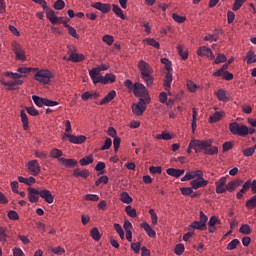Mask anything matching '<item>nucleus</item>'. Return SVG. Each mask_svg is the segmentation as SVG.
Wrapping results in <instances>:
<instances>
[{
	"instance_id": "4be33fe9",
	"label": "nucleus",
	"mask_w": 256,
	"mask_h": 256,
	"mask_svg": "<svg viewBox=\"0 0 256 256\" xmlns=\"http://www.w3.org/2000/svg\"><path fill=\"white\" fill-rule=\"evenodd\" d=\"M141 227L147 233L148 237H151L152 239L156 237L157 233L155 232V230H153V228H151V225H149V223L143 222L141 224Z\"/></svg>"
},
{
	"instance_id": "4468645a",
	"label": "nucleus",
	"mask_w": 256,
	"mask_h": 256,
	"mask_svg": "<svg viewBox=\"0 0 256 256\" xmlns=\"http://www.w3.org/2000/svg\"><path fill=\"white\" fill-rule=\"evenodd\" d=\"M133 93L136 97H143L147 93V88H145V85L137 82L133 85Z\"/></svg>"
},
{
	"instance_id": "393cba45",
	"label": "nucleus",
	"mask_w": 256,
	"mask_h": 256,
	"mask_svg": "<svg viewBox=\"0 0 256 256\" xmlns=\"http://www.w3.org/2000/svg\"><path fill=\"white\" fill-rule=\"evenodd\" d=\"M99 97V93L97 92H84L82 95H81V99L83 101H89V99H98Z\"/></svg>"
},
{
	"instance_id": "e433bc0d",
	"label": "nucleus",
	"mask_w": 256,
	"mask_h": 256,
	"mask_svg": "<svg viewBox=\"0 0 256 256\" xmlns=\"http://www.w3.org/2000/svg\"><path fill=\"white\" fill-rule=\"evenodd\" d=\"M79 163L82 167L91 165V163H93V155H89V156H86V157L80 159Z\"/></svg>"
},
{
	"instance_id": "8fccbe9b",
	"label": "nucleus",
	"mask_w": 256,
	"mask_h": 256,
	"mask_svg": "<svg viewBox=\"0 0 256 256\" xmlns=\"http://www.w3.org/2000/svg\"><path fill=\"white\" fill-rule=\"evenodd\" d=\"M219 153V148L217 146L211 147V148H206L204 151V155H217Z\"/></svg>"
},
{
	"instance_id": "13d9d810",
	"label": "nucleus",
	"mask_w": 256,
	"mask_h": 256,
	"mask_svg": "<svg viewBox=\"0 0 256 256\" xmlns=\"http://www.w3.org/2000/svg\"><path fill=\"white\" fill-rule=\"evenodd\" d=\"M156 139H163L164 141H170V139H173V136L167 132H163L162 134H157Z\"/></svg>"
},
{
	"instance_id": "c85d7f7f",
	"label": "nucleus",
	"mask_w": 256,
	"mask_h": 256,
	"mask_svg": "<svg viewBox=\"0 0 256 256\" xmlns=\"http://www.w3.org/2000/svg\"><path fill=\"white\" fill-rule=\"evenodd\" d=\"M21 121L23 124V129L27 131L29 129V118H27V113L24 110L20 112Z\"/></svg>"
},
{
	"instance_id": "423d86ee",
	"label": "nucleus",
	"mask_w": 256,
	"mask_h": 256,
	"mask_svg": "<svg viewBox=\"0 0 256 256\" xmlns=\"http://www.w3.org/2000/svg\"><path fill=\"white\" fill-rule=\"evenodd\" d=\"M145 109H147V104L143 98H140L137 104L132 105V112L134 115H137V117H141V115L145 113Z\"/></svg>"
},
{
	"instance_id": "4d7b16f0",
	"label": "nucleus",
	"mask_w": 256,
	"mask_h": 256,
	"mask_svg": "<svg viewBox=\"0 0 256 256\" xmlns=\"http://www.w3.org/2000/svg\"><path fill=\"white\" fill-rule=\"evenodd\" d=\"M185 252V245L183 244H177L174 248V253L176 255H183V253Z\"/></svg>"
},
{
	"instance_id": "6e6d98bb",
	"label": "nucleus",
	"mask_w": 256,
	"mask_h": 256,
	"mask_svg": "<svg viewBox=\"0 0 256 256\" xmlns=\"http://www.w3.org/2000/svg\"><path fill=\"white\" fill-rule=\"evenodd\" d=\"M209 227H215L216 225H221V220L217 216H212L208 222Z\"/></svg>"
},
{
	"instance_id": "dca6fc26",
	"label": "nucleus",
	"mask_w": 256,
	"mask_h": 256,
	"mask_svg": "<svg viewBox=\"0 0 256 256\" xmlns=\"http://www.w3.org/2000/svg\"><path fill=\"white\" fill-rule=\"evenodd\" d=\"M39 195H40L41 199H44V201H46V203L51 204L54 201L53 194H51V191H49L47 189H40Z\"/></svg>"
},
{
	"instance_id": "72a5a7b5",
	"label": "nucleus",
	"mask_w": 256,
	"mask_h": 256,
	"mask_svg": "<svg viewBox=\"0 0 256 256\" xmlns=\"http://www.w3.org/2000/svg\"><path fill=\"white\" fill-rule=\"evenodd\" d=\"M120 200L122 203H126L127 205H130V203H133V198L129 196V193L127 192H122L120 195Z\"/></svg>"
},
{
	"instance_id": "f257e3e1",
	"label": "nucleus",
	"mask_w": 256,
	"mask_h": 256,
	"mask_svg": "<svg viewBox=\"0 0 256 256\" xmlns=\"http://www.w3.org/2000/svg\"><path fill=\"white\" fill-rule=\"evenodd\" d=\"M138 69L140 71L141 79L146 83L147 87H151L153 85V68L149 63L145 62V60H140L138 62Z\"/></svg>"
},
{
	"instance_id": "f704fd0d",
	"label": "nucleus",
	"mask_w": 256,
	"mask_h": 256,
	"mask_svg": "<svg viewBox=\"0 0 256 256\" xmlns=\"http://www.w3.org/2000/svg\"><path fill=\"white\" fill-rule=\"evenodd\" d=\"M144 43H147V45H150V47H154L155 49H159L161 47V44L157 42V40L153 38H146L143 40Z\"/></svg>"
},
{
	"instance_id": "774afa93",
	"label": "nucleus",
	"mask_w": 256,
	"mask_h": 256,
	"mask_svg": "<svg viewBox=\"0 0 256 256\" xmlns=\"http://www.w3.org/2000/svg\"><path fill=\"white\" fill-rule=\"evenodd\" d=\"M149 213H150V215H151L152 225H157V221H158L157 213H155V210H154V209H150V210H149Z\"/></svg>"
},
{
	"instance_id": "49530a36",
	"label": "nucleus",
	"mask_w": 256,
	"mask_h": 256,
	"mask_svg": "<svg viewBox=\"0 0 256 256\" xmlns=\"http://www.w3.org/2000/svg\"><path fill=\"white\" fill-rule=\"evenodd\" d=\"M46 17L47 19H49L50 23H55V11H53V9H47L46 10Z\"/></svg>"
},
{
	"instance_id": "b1692460",
	"label": "nucleus",
	"mask_w": 256,
	"mask_h": 256,
	"mask_svg": "<svg viewBox=\"0 0 256 256\" xmlns=\"http://www.w3.org/2000/svg\"><path fill=\"white\" fill-rule=\"evenodd\" d=\"M218 101H223L224 103H227V101H229V96H227V91L223 90V89H219L216 93H215Z\"/></svg>"
},
{
	"instance_id": "052dcab7",
	"label": "nucleus",
	"mask_w": 256,
	"mask_h": 256,
	"mask_svg": "<svg viewBox=\"0 0 256 256\" xmlns=\"http://www.w3.org/2000/svg\"><path fill=\"white\" fill-rule=\"evenodd\" d=\"M180 191L182 195H185L186 197H189V195H193V187H183L180 188Z\"/></svg>"
},
{
	"instance_id": "58836bf2",
	"label": "nucleus",
	"mask_w": 256,
	"mask_h": 256,
	"mask_svg": "<svg viewBox=\"0 0 256 256\" xmlns=\"http://www.w3.org/2000/svg\"><path fill=\"white\" fill-rule=\"evenodd\" d=\"M229 69V64H223V66L218 69L216 72L213 73L214 77H221V75H223V73H227V70Z\"/></svg>"
},
{
	"instance_id": "3c124183",
	"label": "nucleus",
	"mask_w": 256,
	"mask_h": 256,
	"mask_svg": "<svg viewBox=\"0 0 256 256\" xmlns=\"http://www.w3.org/2000/svg\"><path fill=\"white\" fill-rule=\"evenodd\" d=\"M113 145V140L111 138H107L104 142V145L100 148V151H107L108 149H111V146Z\"/></svg>"
},
{
	"instance_id": "a19ab883",
	"label": "nucleus",
	"mask_w": 256,
	"mask_h": 256,
	"mask_svg": "<svg viewBox=\"0 0 256 256\" xmlns=\"http://www.w3.org/2000/svg\"><path fill=\"white\" fill-rule=\"evenodd\" d=\"M177 51L180 55V57H182L183 61L187 60L189 57V52H187V50H183V46L178 45L177 46Z\"/></svg>"
},
{
	"instance_id": "c756f323",
	"label": "nucleus",
	"mask_w": 256,
	"mask_h": 256,
	"mask_svg": "<svg viewBox=\"0 0 256 256\" xmlns=\"http://www.w3.org/2000/svg\"><path fill=\"white\" fill-rule=\"evenodd\" d=\"M225 115V112H215L212 116L209 117V123H217L221 121V118Z\"/></svg>"
},
{
	"instance_id": "a878e982",
	"label": "nucleus",
	"mask_w": 256,
	"mask_h": 256,
	"mask_svg": "<svg viewBox=\"0 0 256 256\" xmlns=\"http://www.w3.org/2000/svg\"><path fill=\"white\" fill-rule=\"evenodd\" d=\"M173 82V74H171L170 71H168V73H166V77L164 80V89L165 91H169V89H171V83Z\"/></svg>"
},
{
	"instance_id": "c9c22d12",
	"label": "nucleus",
	"mask_w": 256,
	"mask_h": 256,
	"mask_svg": "<svg viewBox=\"0 0 256 256\" xmlns=\"http://www.w3.org/2000/svg\"><path fill=\"white\" fill-rule=\"evenodd\" d=\"M46 99L47 98H42L37 95L32 96V100L34 101L35 105H37V107H43V105H45Z\"/></svg>"
},
{
	"instance_id": "bb28decb",
	"label": "nucleus",
	"mask_w": 256,
	"mask_h": 256,
	"mask_svg": "<svg viewBox=\"0 0 256 256\" xmlns=\"http://www.w3.org/2000/svg\"><path fill=\"white\" fill-rule=\"evenodd\" d=\"M246 61H247V65H251L253 63H256V54L255 51L253 50H249L246 53Z\"/></svg>"
},
{
	"instance_id": "a18cd8bd",
	"label": "nucleus",
	"mask_w": 256,
	"mask_h": 256,
	"mask_svg": "<svg viewBox=\"0 0 256 256\" xmlns=\"http://www.w3.org/2000/svg\"><path fill=\"white\" fill-rule=\"evenodd\" d=\"M160 61L163 65H165L166 71H173V64L171 63V61L169 59L162 58Z\"/></svg>"
},
{
	"instance_id": "cd10ccee",
	"label": "nucleus",
	"mask_w": 256,
	"mask_h": 256,
	"mask_svg": "<svg viewBox=\"0 0 256 256\" xmlns=\"http://www.w3.org/2000/svg\"><path fill=\"white\" fill-rule=\"evenodd\" d=\"M209 53H211V48L206 47V46H201L198 50H197V55L199 57H209Z\"/></svg>"
},
{
	"instance_id": "5fc2aeb1",
	"label": "nucleus",
	"mask_w": 256,
	"mask_h": 256,
	"mask_svg": "<svg viewBox=\"0 0 256 256\" xmlns=\"http://www.w3.org/2000/svg\"><path fill=\"white\" fill-rule=\"evenodd\" d=\"M125 211L129 217H132V219L137 217V210L131 206H126Z\"/></svg>"
},
{
	"instance_id": "9d476101",
	"label": "nucleus",
	"mask_w": 256,
	"mask_h": 256,
	"mask_svg": "<svg viewBox=\"0 0 256 256\" xmlns=\"http://www.w3.org/2000/svg\"><path fill=\"white\" fill-rule=\"evenodd\" d=\"M89 75L94 85H97V83H103V76L100 74L99 68H93L92 70H90Z\"/></svg>"
},
{
	"instance_id": "bf43d9fd",
	"label": "nucleus",
	"mask_w": 256,
	"mask_h": 256,
	"mask_svg": "<svg viewBox=\"0 0 256 256\" xmlns=\"http://www.w3.org/2000/svg\"><path fill=\"white\" fill-rule=\"evenodd\" d=\"M84 199L85 201H93L97 203V201H99V196L97 194H86Z\"/></svg>"
},
{
	"instance_id": "e2e57ef3",
	"label": "nucleus",
	"mask_w": 256,
	"mask_h": 256,
	"mask_svg": "<svg viewBox=\"0 0 256 256\" xmlns=\"http://www.w3.org/2000/svg\"><path fill=\"white\" fill-rule=\"evenodd\" d=\"M54 9H56V11H61L62 9H65V1L57 0L54 3Z\"/></svg>"
},
{
	"instance_id": "1a4fd4ad",
	"label": "nucleus",
	"mask_w": 256,
	"mask_h": 256,
	"mask_svg": "<svg viewBox=\"0 0 256 256\" xmlns=\"http://www.w3.org/2000/svg\"><path fill=\"white\" fill-rule=\"evenodd\" d=\"M203 178V171L196 170L187 172L182 178L181 181H191V179H201Z\"/></svg>"
},
{
	"instance_id": "473e14b6",
	"label": "nucleus",
	"mask_w": 256,
	"mask_h": 256,
	"mask_svg": "<svg viewBox=\"0 0 256 256\" xmlns=\"http://www.w3.org/2000/svg\"><path fill=\"white\" fill-rule=\"evenodd\" d=\"M90 175L89 170H74V177H83V179H87Z\"/></svg>"
},
{
	"instance_id": "5701e85b",
	"label": "nucleus",
	"mask_w": 256,
	"mask_h": 256,
	"mask_svg": "<svg viewBox=\"0 0 256 256\" xmlns=\"http://www.w3.org/2000/svg\"><path fill=\"white\" fill-rule=\"evenodd\" d=\"M117 95V92L115 90L110 91L100 102V105H107V103H110V101H113L115 99V96Z\"/></svg>"
},
{
	"instance_id": "0eeeda50",
	"label": "nucleus",
	"mask_w": 256,
	"mask_h": 256,
	"mask_svg": "<svg viewBox=\"0 0 256 256\" xmlns=\"http://www.w3.org/2000/svg\"><path fill=\"white\" fill-rule=\"evenodd\" d=\"M69 139L70 143H74V145H81V143H85V141L87 140V138L83 135L80 136H75L73 134H67L65 133L63 136V139Z\"/></svg>"
},
{
	"instance_id": "412c9836",
	"label": "nucleus",
	"mask_w": 256,
	"mask_h": 256,
	"mask_svg": "<svg viewBox=\"0 0 256 256\" xmlns=\"http://www.w3.org/2000/svg\"><path fill=\"white\" fill-rule=\"evenodd\" d=\"M84 60H85V56L77 52L70 53V56L67 59V61H72V63H79Z\"/></svg>"
},
{
	"instance_id": "de8ad7c7",
	"label": "nucleus",
	"mask_w": 256,
	"mask_h": 256,
	"mask_svg": "<svg viewBox=\"0 0 256 256\" xmlns=\"http://www.w3.org/2000/svg\"><path fill=\"white\" fill-rule=\"evenodd\" d=\"M241 243L239 239H233L228 245H227V250L228 251H233L237 249V246Z\"/></svg>"
},
{
	"instance_id": "338daca9",
	"label": "nucleus",
	"mask_w": 256,
	"mask_h": 256,
	"mask_svg": "<svg viewBox=\"0 0 256 256\" xmlns=\"http://www.w3.org/2000/svg\"><path fill=\"white\" fill-rule=\"evenodd\" d=\"M172 19L176 21V23H185L187 21V18L185 16H180L178 14H172Z\"/></svg>"
},
{
	"instance_id": "aec40b11",
	"label": "nucleus",
	"mask_w": 256,
	"mask_h": 256,
	"mask_svg": "<svg viewBox=\"0 0 256 256\" xmlns=\"http://www.w3.org/2000/svg\"><path fill=\"white\" fill-rule=\"evenodd\" d=\"M167 175L171 177L179 178L181 175H185V169H175V168H168L166 170Z\"/></svg>"
},
{
	"instance_id": "2f4dec72",
	"label": "nucleus",
	"mask_w": 256,
	"mask_h": 256,
	"mask_svg": "<svg viewBox=\"0 0 256 256\" xmlns=\"http://www.w3.org/2000/svg\"><path fill=\"white\" fill-rule=\"evenodd\" d=\"M112 7H113L112 8L113 13H115V15H117V17H120V19L125 21L126 16H125V14H123V10L115 4H113Z\"/></svg>"
},
{
	"instance_id": "ea45409f",
	"label": "nucleus",
	"mask_w": 256,
	"mask_h": 256,
	"mask_svg": "<svg viewBox=\"0 0 256 256\" xmlns=\"http://www.w3.org/2000/svg\"><path fill=\"white\" fill-rule=\"evenodd\" d=\"M90 236L92 237V239H94V241H99L101 239V233L96 227L91 229Z\"/></svg>"
},
{
	"instance_id": "6ab92c4d",
	"label": "nucleus",
	"mask_w": 256,
	"mask_h": 256,
	"mask_svg": "<svg viewBox=\"0 0 256 256\" xmlns=\"http://www.w3.org/2000/svg\"><path fill=\"white\" fill-rule=\"evenodd\" d=\"M58 162L64 167H69L73 169V167H77V161L75 159H67V158H59Z\"/></svg>"
},
{
	"instance_id": "4c0bfd02",
	"label": "nucleus",
	"mask_w": 256,
	"mask_h": 256,
	"mask_svg": "<svg viewBox=\"0 0 256 256\" xmlns=\"http://www.w3.org/2000/svg\"><path fill=\"white\" fill-rule=\"evenodd\" d=\"M50 157H52V159H61V157H63V151L54 148L50 151Z\"/></svg>"
},
{
	"instance_id": "37998d69",
	"label": "nucleus",
	"mask_w": 256,
	"mask_h": 256,
	"mask_svg": "<svg viewBox=\"0 0 256 256\" xmlns=\"http://www.w3.org/2000/svg\"><path fill=\"white\" fill-rule=\"evenodd\" d=\"M256 207V195L252 196L248 201H246L247 209H255Z\"/></svg>"
},
{
	"instance_id": "864d4df0",
	"label": "nucleus",
	"mask_w": 256,
	"mask_h": 256,
	"mask_svg": "<svg viewBox=\"0 0 256 256\" xmlns=\"http://www.w3.org/2000/svg\"><path fill=\"white\" fill-rule=\"evenodd\" d=\"M5 77H10V79H23L25 75L19 74V72L18 73L6 72Z\"/></svg>"
},
{
	"instance_id": "7ed1b4c3",
	"label": "nucleus",
	"mask_w": 256,
	"mask_h": 256,
	"mask_svg": "<svg viewBox=\"0 0 256 256\" xmlns=\"http://www.w3.org/2000/svg\"><path fill=\"white\" fill-rule=\"evenodd\" d=\"M35 81L42 83V85H49L53 79V73L47 69H42L34 75Z\"/></svg>"
},
{
	"instance_id": "69168bd1",
	"label": "nucleus",
	"mask_w": 256,
	"mask_h": 256,
	"mask_svg": "<svg viewBox=\"0 0 256 256\" xmlns=\"http://www.w3.org/2000/svg\"><path fill=\"white\" fill-rule=\"evenodd\" d=\"M227 61V56L223 54H218L214 60L215 65H219V63H225Z\"/></svg>"
},
{
	"instance_id": "2eb2a0df",
	"label": "nucleus",
	"mask_w": 256,
	"mask_h": 256,
	"mask_svg": "<svg viewBox=\"0 0 256 256\" xmlns=\"http://www.w3.org/2000/svg\"><path fill=\"white\" fill-rule=\"evenodd\" d=\"M39 190L35 188H28V201L30 203H38L39 202Z\"/></svg>"
},
{
	"instance_id": "09e8293b",
	"label": "nucleus",
	"mask_w": 256,
	"mask_h": 256,
	"mask_svg": "<svg viewBox=\"0 0 256 256\" xmlns=\"http://www.w3.org/2000/svg\"><path fill=\"white\" fill-rule=\"evenodd\" d=\"M7 228L5 227H0V241L1 243H6L7 242Z\"/></svg>"
},
{
	"instance_id": "9b49d317",
	"label": "nucleus",
	"mask_w": 256,
	"mask_h": 256,
	"mask_svg": "<svg viewBox=\"0 0 256 256\" xmlns=\"http://www.w3.org/2000/svg\"><path fill=\"white\" fill-rule=\"evenodd\" d=\"M28 171H30L34 177H37V175L41 173V166H39V162L37 160L29 161Z\"/></svg>"
},
{
	"instance_id": "ddd939ff",
	"label": "nucleus",
	"mask_w": 256,
	"mask_h": 256,
	"mask_svg": "<svg viewBox=\"0 0 256 256\" xmlns=\"http://www.w3.org/2000/svg\"><path fill=\"white\" fill-rule=\"evenodd\" d=\"M190 185L192 187V189H201V187H207L209 185V181L205 180V178H198L195 180H192L190 182Z\"/></svg>"
},
{
	"instance_id": "39448f33",
	"label": "nucleus",
	"mask_w": 256,
	"mask_h": 256,
	"mask_svg": "<svg viewBox=\"0 0 256 256\" xmlns=\"http://www.w3.org/2000/svg\"><path fill=\"white\" fill-rule=\"evenodd\" d=\"M207 221H209V218L203 211H200V220L194 221L191 223L190 227L191 229L197 230V231H205L207 229Z\"/></svg>"
},
{
	"instance_id": "79ce46f5",
	"label": "nucleus",
	"mask_w": 256,
	"mask_h": 256,
	"mask_svg": "<svg viewBox=\"0 0 256 256\" xmlns=\"http://www.w3.org/2000/svg\"><path fill=\"white\" fill-rule=\"evenodd\" d=\"M114 229L118 233L120 239H125V231L123 230V227H121V224H114Z\"/></svg>"
},
{
	"instance_id": "c03bdc74",
	"label": "nucleus",
	"mask_w": 256,
	"mask_h": 256,
	"mask_svg": "<svg viewBox=\"0 0 256 256\" xmlns=\"http://www.w3.org/2000/svg\"><path fill=\"white\" fill-rule=\"evenodd\" d=\"M255 151H256V145L245 149L243 151V155H244V157H253V155L255 154Z\"/></svg>"
},
{
	"instance_id": "a211bd4d",
	"label": "nucleus",
	"mask_w": 256,
	"mask_h": 256,
	"mask_svg": "<svg viewBox=\"0 0 256 256\" xmlns=\"http://www.w3.org/2000/svg\"><path fill=\"white\" fill-rule=\"evenodd\" d=\"M251 189V180L246 181L241 190L236 194L237 199H243V195Z\"/></svg>"
},
{
	"instance_id": "603ef678",
	"label": "nucleus",
	"mask_w": 256,
	"mask_h": 256,
	"mask_svg": "<svg viewBox=\"0 0 256 256\" xmlns=\"http://www.w3.org/2000/svg\"><path fill=\"white\" fill-rule=\"evenodd\" d=\"M239 232L243 235H251V227L248 224H244L240 227Z\"/></svg>"
},
{
	"instance_id": "f8f14e48",
	"label": "nucleus",
	"mask_w": 256,
	"mask_h": 256,
	"mask_svg": "<svg viewBox=\"0 0 256 256\" xmlns=\"http://www.w3.org/2000/svg\"><path fill=\"white\" fill-rule=\"evenodd\" d=\"M216 185V193L218 195H221L222 193H225L227 191L226 186L227 185V176H224L220 178L218 181L215 182Z\"/></svg>"
},
{
	"instance_id": "680f3d73",
	"label": "nucleus",
	"mask_w": 256,
	"mask_h": 256,
	"mask_svg": "<svg viewBox=\"0 0 256 256\" xmlns=\"http://www.w3.org/2000/svg\"><path fill=\"white\" fill-rule=\"evenodd\" d=\"M149 171H150V173H152V175H161L163 170H162L161 166H151L149 168Z\"/></svg>"
},
{
	"instance_id": "7c9ffc66",
	"label": "nucleus",
	"mask_w": 256,
	"mask_h": 256,
	"mask_svg": "<svg viewBox=\"0 0 256 256\" xmlns=\"http://www.w3.org/2000/svg\"><path fill=\"white\" fill-rule=\"evenodd\" d=\"M116 78L114 74L108 73L102 78V85H108V83H115Z\"/></svg>"
},
{
	"instance_id": "f3484780",
	"label": "nucleus",
	"mask_w": 256,
	"mask_h": 256,
	"mask_svg": "<svg viewBox=\"0 0 256 256\" xmlns=\"http://www.w3.org/2000/svg\"><path fill=\"white\" fill-rule=\"evenodd\" d=\"M94 9H97L98 11H101V13H109L111 11V5L110 4H103L101 2H96L92 5Z\"/></svg>"
},
{
	"instance_id": "f03ea898",
	"label": "nucleus",
	"mask_w": 256,
	"mask_h": 256,
	"mask_svg": "<svg viewBox=\"0 0 256 256\" xmlns=\"http://www.w3.org/2000/svg\"><path fill=\"white\" fill-rule=\"evenodd\" d=\"M229 131L232 135H238L239 137H247V135H249V128L245 125H240L237 122L229 124Z\"/></svg>"
},
{
	"instance_id": "0e129e2a",
	"label": "nucleus",
	"mask_w": 256,
	"mask_h": 256,
	"mask_svg": "<svg viewBox=\"0 0 256 256\" xmlns=\"http://www.w3.org/2000/svg\"><path fill=\"white\" fill-rule=\"evenodd\" d=\"M130 247L134 253L139 254L141 251V242H133Z\"/></svg>"
},
{
	"instance_id": "6e6552de",
	"label": "nucleus",
	"mask_w": 256,
	"mask_h": 256,
	"mask_svg": "<svg viewBox=\"0 0 256 256\" xmlns=\"http://www.w3.org/2000/svg\"><path fill=\"white\" fill-rule=\"evenodd\" d=\"M13 51L16 55L17 61H26L27 57L25 56V50L19 43H13Z\"/></svg>"
},
{
	"instance_id": "20e7f679",
	"label": "nucleus",
	"mask_w": 256,
	"mask_h": 256,
	"mask_svg": "<svg viewBox=\"0 0 256 256\" xmlns=\"http://www.w3.org/2000/svg\"><path fill=\"white\" fill-rule=\"evenodd\" d=\"M213 145V140H191L190 147H193L195 153H201V151H206L208 147Z\"/></svg>"
}]
</instances>
